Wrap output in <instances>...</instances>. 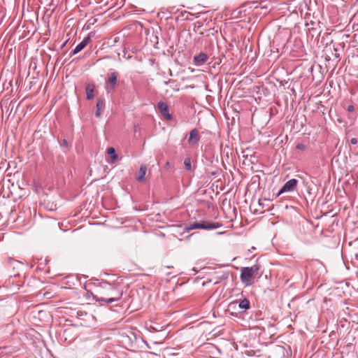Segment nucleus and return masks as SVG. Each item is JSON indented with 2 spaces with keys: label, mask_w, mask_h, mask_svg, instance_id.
I'll use <instances>...</instances> for the list:
<instances>
[{
  "label": "nucleus",
  "mask_w": 358,
  "mask_h": 358,
  "mask_svg": "<svg viewBox=\"0 0 358 358\" xmlns=\"http://www.w3.org/2000/svg\"><path fill=\"white\" fill-rule=\"evenodd\" d=\"M103 296H95L96 301L106 303L120 301L123 294V291L114 285L108 282H103Z\"/></svg>",
  "instance_id": "1"
},
{
  "label": "nucleus",
  "mask_w": 358,
  "mask_h": 358,
  "mask_svg": "<svg viewBox=\"0 0 358 358\" xmlns=\"http://www.w3.org/2000/svg\"><path fill=\"white\" fill-rule=\"evenodd\" d=\"M259 270L260 266L257 264L250 267H242L240 275L242 283L246 287L252 285L254 283V279L259 274Z\"/></svg>",
  "instance_id": "2"
},
{
  "label": "nucleus",
  "mask_w": 358,
  "mask_h": 358,
  "mask_svg": "<svg viewBox=\"0 0 358 358\" xmlns=\"http://www.w3.org/2000/svg\"><path fill=\"white\" fill-rule=\"evenodd\" d=\"M222 225L219 222H214L210 221H201L200 222H194L189 224L186 227V231H189L190 230H194L196 229H205V230H211L215 229L221 227Z\"/></svg>",
  "instance_id": "3"
},
{
  "label": "nucleus",
  "mask_w": 358,
  "mask_h": 358,
  "mask_svg": "<svg viewBox=\"0 0 358 358\" xmlns=\"http://www.w3.org/2000/svg\"><path fill=\"white\" fill-rule=\"evenodd\" d=\"M119 73L117 71L111 72L108 76L105 90L107 93L113 92L115 90L117 83Z\"/></svg>",
  "instance_id": "4"
},
{
  "label": "nucleus",
  "mask_w": 358,
  "mask_h": 358,
  "mask_svg": "<svg viewBox=\"0 0 358 358\" xmlns=\"http://www.w3.org/2000/svg\"><path fill=\"white\" fill-rule=\"evenodd\" d=\"M297 183L298 180L295 178H292L287 181L280 189L278 195L279 196L285 192H293L296 189Z\"/></svg>",
  "instance_id": "5"
},
{
  "label": "nucleus",
  "mask_w": 358,
  "mask_h": 358,
  "mask_svg": "<svg viewBox=\"0 0 358 358\" xmlns=\"http://www.w3.org/2000/svg\"><path fill=\"white\" fill-rule=\"evenodd\" d=\"M157 108L163 116V117L166 120H171L172 119L171 115L169 113V108L168 104L164 101H159L157 103Z\"/></svg>",
  "instance_id": "6"
},
{
  "label": "nucleus",
  "mask_w": 358,
  "mask_h": 358,
  "mask_svg": "<svg viewBox=\"0 0 358 358\" xmlns=\"http://www.w3.org/2000/svg\"><path fill=\"white\" fill-rule=\"evenodd\" d=\"M208 59L207 54L200 52L199 55H195L193 58V63L196 66H201L204 64Z\"/></svg>",
  "instance_id": "7"
},
{
  "label": "nucleus",
  "mask_w": 358,
  "mask_h": 358,
  "mask_svg": "<svg viewBox=\"0 0 358 358\" xmlns=\"http://www.w3.org/2000/svg\"><path fill=\"white\" fill-rule=\"evenodd\" d=\"M200 141V136L197 129H193L189 132V137L188 139V143L189 145H196Z\"/></svg>",
  "instance_id": "8"
},
{
  "label": "nucleus",
  "mask_w": 358,
  "mask_h": 358,
  "mask_svg": "<svg viewBox=\"0 0 358 358\" xmlns=\"http://www.w3.org/2000/svg\"><path fill=\"white\" fill-rule=\"evenodd\" d=\"M91 41L90 36L88 35L84 39L78 43L72 52V55H76L84 49L87 45Z\"/></svg>",
  "instance_id": "9"
},
{
  "label": "nucleus",
  "mask_w": 358,
  "mask_h": 358,
  "mask_svg": "<svg viewBox=\"0 0 358 358\" xmlns=\"http://www.w3.org/2000/svg\"><path fill=\"white\" fill-rule=\"evenodd\" d=\"M96 85L93 82L87 84L85 87L86 98L87 100H92L94 96Z\"/></svg>",
  "instance_id": "10"
},
{
  "label": "nucleus",
  "mask_w": 358,
  "mask_h": 358,
  "mask_svg": "<svg viewBox=\"0 0 358 358\" xmlns=\"http://www.w3.org/2000/svg\"><path fill=\"white\" fill-rule=\"evenodd\" d=\"M105 108V101L102 98H99L96 104L95 116L100 117L102 115V111Z\"/></svg>",
  "instance_id": "11"
},
{
  "label": "nucleus",
  "mask_w": 358,
  "mask_h": 358,
  "mask_svg": "<svg viewBox=\"0 0 358 358\" xmlns=\"http://www.w3.org/2000/svg\"><path fill=\"white\" fill-rule=\"evenodd\" d=\"M146 171H147V167L145 165H141L139 170H138V177L136 178V180L138 181H142L143 180L144 178H145V173H146Z\"/></svg>",
  "instance_id": "12"
},
{
  "label": "nucleus",
  "mask_w": 358,
  "mask_h": 358,
  "mask_svg": "<svg viewBox=\"0 0 358 358\" xmlns=\"http://www.w3.org/2000/svg\"><path fill=\"white\" fill-rule=\"evenodd\" d=\"M107 153L111 158V163H115L117 158L115 148L113 147L108 148L107 150Z\"/></svg>",
  "instance_id": "13"
},
{
  "label": "nucleus",
  "mask_w": 358,
  "mask_h": 358,
  "mask_svg": "<svg viewBox=\"0 0 358 358\" xmlns=\"http://www.w3.org/2000/svg\"><path fill=\"white\" fill-rule=\"evenodd\" d=\"M238 307L241 309L248 310L250 308V301L245 298L239 301Z\"/></svg>",
  "instance_id": "14"
},
{
  "label": "nucleus",
  "mask_w": 358,
  "mask_h": 358,
  "mask_svg": "<svg viewBox=\"0 0 358 358\" xmlns=\"http://www.w3.org/2000/svg\"><path fill=\"white\" fill-rule=\"evenodd\" d=\"M184 166L187 171H190L192 170V161L189 157H187L185 159Z\"/></svg>",
  "instance_id": "15"
},
{
  "label": "nucleus",
  "mask_w": 358,
  "mask_h": 358,
  "mask_svg": "<svg viewBox=\"0 0 358 358\" xmlns=\"http://www.w3.org/2000/svg\"><path fill=\"white\" fill-rule=\"evenodd\" d=\"M317 267V266H322V264L318 261H313L308 264V265L306 266V271L308 270L309 267Z\"/></svg>",
  "instance_id": "16"
},
{
  "label": "nucleus",
  "mask_w": 358,
  "mask_h": 358,
  "mask_svg": "<svg viewBox=\"0 0 358 358\" xmlns=\"http://www.w3.org/2000/svg\"><path fill=\"white\" fill-rule=\"evenodd\" d=\"M297 150H304L306 149V145L303 143H298L296 146Z\"/></svg>",
  "instance_id": "17"
},
{
  "label": "nucleus",
  "mask_w": 358,
  "mask_h": 358,
  "mask_svg": "<svg viewBox=\"0 0 358 358\" xmlns=\"http://www.w3.org/2000/svg\"><path fill=\"white\" fill-rule=\"evenodd\" d=\"M61 146L68 147V141L66 139H63L60 143Z\"/></svg>",
  "instance_id": "18"
},
{
  "label": "nucleus",
  "mask_w": 358,
  "mask_h": 358,
  "mask_svg": "<svg viewBox=\"0 0 358 358\" xmlns=\"http://www.w3.org/2000/svg\"><path fill=\"white\" fill-rule=\"evenodd\" d=\"M350 143L352 145H356L357 143V139L356 138H352L350 139Z\"/></svg>",
  "instance_id": "19"
},
{
  "label": "nucleus",
  "mask_w": 358,
  "mask_h": 358,
  "mask_svg": "<svg viewBox=\"0 0 358 358\" xmlns=\"http://www.w3.org/2000/svg\"><path fill=\"white\" fill-rule=\"evenodd\" d=\"M354 110V107L352 106H349L348 107V112H352Z\"/></svg>",
  "instance_id": "20"
},
{
  "label": "nucleus",
  "mask_w": 358,
  "mask_h": 358,
  "mask_svg": "<svg viewBox=\"0 0 358 358\" xmlns=\"http://www.w3.org/2000/svg\"><path fill=\"white\" fill-rule=\"evenodd\" d=\"M357 70H358V66H357ZM357 76H358V74H357Z\"/></svg>",
  "instance_id": "21"
}]
</instances>
